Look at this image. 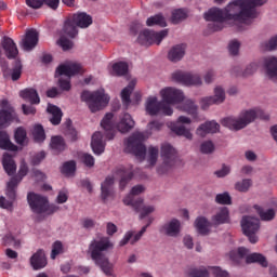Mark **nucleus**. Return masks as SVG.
<instances>
[{"label":"nucleus","mask_w":277,"mask_h":277,"mask_svg":"<svg viewBox=\"0 0 277 277\" xmlns=\"http://www.w3.org/2000/svg\"><path fill=\"white\" fill-rule=\"evenodd\" d=\"M267 0H236L230 2L225 9L212 8L205 13L210 31H222L226 21L247 24L248 21L256 18V8L265 5Z\"/></svg>","instance_id":"1"},{"label":"nucleus","mask_w":277,"mask_h":277,"mask_svg":"<svg viewBox=\"0 0 277 277\" xmlns=\"http://www.w3.org/2000/svg\"><path fill=\"white\" fill-rule=\"evenodd\" d=\"M109 248H114V243H111L108 237H102L93 239L88 249V254H90L92 261L101 267L106 276H111L113 272L111 263H109V259L105 255Z\"/></svg>","instance_id":"2"},{"label":"nucleus","mask_w":277,"mask_h":277,"mask_svg":"<svg viewBox=\"0 0 277 277\" xmlns=\"http://www.w3.org/2000/svg\"><path fill=\"white\" fill-rule=\"evenodd\" d=\"M260 118V120H269V115L265 114L263 109L253 108L248 110H242L239 115V118L226 117L222 119L221 124L230 129V131H241V129H246L248 124H252Z\"/></svg>","instance_id":"3"},{"label":"nucleus","mask_w":277,"mask_h":277,"mask_svg":"<svg viewBox=\"0 0 277 277\" xmlns=\"http://www.w3.org/2000/svg\"><path fill=\"white\" fill-rule=\"evenodd\" d=\"M145 190L144 186L136 185L132 187L131 193L123 199V205L127 207H132V209L136 213L140 214V220H144V217L150 215V213L155 212V207L153 206H144V199L135 196H140Z\"/></svg>","instance_id":"4"},{"label":"nucleus","mask_w":277,"mask_h":277,"mask_svg":"<svg viewBox=\"0 0 277 277\" xmlns=\"http://www.w3.org/2000/svg\"><path fill=\"white\" fill-rule=\"evenodd\" d=\"M80 98L82 103H87L92 114H96L109 105V95L105 94V91H82Z\"/></svg>","instance_id":"5"},{"label":"nucleus","mask_w":277,"mask_h":277,"mask_svg":"<svg viewBox=\"0 0 277 277\" xmlns=\"http://www.w3.org/2000/svg\"><path fill=\"white\" fill-rule=\"evenodd\" d=\"M56 76L62 77L64 75L65 77H68L67 79L60 78L58 79V87L61 90H64L65 92L70 91V77H75V75H79L81 72V64L79 63H66L61 64L56 68Z\"/></svg>","instance_id":"6"},{"label":"nucleus","mask_w":277,"mask_h":277,"mask_svg":"<svg viewBox=\"0 0 277 277\" xmlns=\"http://www.w3.org/2000/svg\"><path fill=\"white\" fill-rule=\"evenodd\" d=\"M144 134L141 132L133 133L126 143L124 153L134 155L140 161L146 159V146L144 145Z\"/></svg>","instance_id":"7"},{"label":"nucleus","mask_w":277,"mask_h":277,"mask_svg":"<svg viewBox=\"0 0 277 277\" xmlns=\"http://www.w3.org/2000/svg\"><path fill=\"white\" fill-rule=\"evenodd\" d=\"M160 157L162 159V166L157 168V172L158 174H168L173 166H176V159H179L176 149L168 143L162 144L160 149Z\"/></svg>","instance_id":"8"},{"label":"nucleus","mask_w":277,"mask_h":277,"mask_svg":"<svg viewBox=\"0 0 277 277\" xmlns=\"http://www.w3.org/2000/svg\"><path fill=\"white\" fill-rule=\"evenodd\" d=\"M241 228L243 235L248 237L250 243H256V241H259V237H256L259 228H261V221H259V219L243 216L241 220Z\"/></svg>","instance_id":"9"},{"label":"nucleus","mask_w":277,"mask_h":277,"mask_svg":"<svg viewBox=\"0 0 277 277\" xmlns=\"http://www.w3.org/2000/svg\"><path fill=\"white\" fill-rule=\"evenodd\" d=\"M163 38H168V29L155 31L150 29H145L140 32L137 41L140 44H161Z\"/></svg>","instance_id":"10"},{"label":"nucleus","mask_w":277,"mask_h":277,"mask_svg":"<svg viewBox=\"0 0 277 277\" xmlns=\"http://www.w3.org/2000/svg\"><path fill=\"white\" fill-rule=\"evenodd\" d=\"M27 200L34 213H47L49 211V199L36 193H29Z\"/></svg>","instance_id":"11"},{"label":"nucleus","mask_w":277,"mask_h":277,"mask_svg":"<svg viewBox=\"0 0 277 277\" xmlns=\"http://www.w3.org/2000/svg\"><path fill=\"white\" fill-rule=\"evenodd\" d=\"M172 79L182 85H202V79L198 74H190L179 70L172 74Z\"/></svg>","instance_id":"12"},{"label":"nucleus","mask_w":277,"mask_h":277,"mask_svg":"<svg viewBox=\"0 0 277 277\" xmlns=\"http://www.w3.org/2000/svg\"><path fill=\"white\" fill-rule=\"evenodd\" d=\"M160 95L162 96V101L168 105H179V103L185 101L183 91L172 87L162 89Z\"/></svg>","instance_id":"13"},{"label":"nucleus","mask_w":277,"mask_h":277,"mask_svg":"<svg viewBox=\"0 0 277 277\" xmlns=\"http://www.w3.org/2000/svg\"><path fill=\"white\" fill-rule=\"evenodd\" d=\"M225 100L226 93L224 92V89H222V87H216L214 89V96H208L201 100V109H209L211 105H220L221 103H224Z\"/></svg>","instance_id":"14"},{"label":"nucleus","mask_w":277,"mask_h":277,"mask_svg":"<svg viewBox=\"0 0 277 277\" xmlns=\"http://www.w3.org/2000/svg\"><path fill=\"white\" fill-rule=\"evenodd\" d=\"M116 176H120L119 187L124 190V187L129 185V182L133 179V166L124 167L120 166L117 167L115 170Z\"/></svg>","instance_id":"15"},{"label":"nucleus","mask_w":277,"mask_h":277,"mask_svg":"<svg viewBox=\"0 0 277 277\" xmlns=\"http://www.w3.org/2000/svg\"><path fill=\"white\" fill-rule=\"evenodd\" d=\"M160 233L167 237H179L181 234V221L172 219L160 227Z\"/></svg>","instance_id":"16"},{"label":"nucleus","mask_w":277,"mask_h":277,"mask_svg":"<svg viewBox=\"0 0 277 277\" xmlns=\"http://www.w3.org/2000/svg\"><path fill=\"white\" fill-rule=\"evenodd\" d=\"M153 224V219H149L148 223L142 227V229L133 236V232H128L123 239L119 242V246H127V243H130L133 246V243H137L144 237V233H146L148 226Z\"/></svg>","instance_id":"17"},{"label":"nucleus","mask_w":277,"mask_h":277,"mask_svg":"<svg viewBox=\"0 0 277 277\" xmlns=\"http://www.w3.org/2000/svg\"><path fill=\"white\" fill-rule=\"evenodd\" d=\"M39 35L36 29L26 31L25 38L22 40L24 51H32L38 45Z\"/></svg>","instance_id":"18"},{"label":"nucleus","mask_w":277,"mask_h":277,"mask_svg":"<svg viewBox=\"0 0 277 277\" xmlns=\"http://www.w3.org/2000/svg\"><path fill=\"white\" fill-rule=\"evenodd\" d=\"M134 127L135 120H133V117H131L129 113H124L117 124V129L120 133H129V131L133 130Z\"/></svg>","instance_id":"19"},{"label":"nucleus","mask_w":277,"mask_h":277,"mask_svg":"<svg viewBox=\"0 0 277 277\" xmlns=\"http://www.w3.org/2000/svg\"><path fill=\"white\" fill-rule=\"evenodd\" d=\"M19 96L24 101L30 103V105H40V95L38 94V91L34 88H27L19 91Z\"/></svg>","instance_id":"20"},{"label":"nucleus","mask_w":277,"mask_h":277,"mask_svg":"<svg viewBox=\"0 0 277 277\" xmlns=\"http://www.w3.org/2000/svg\"><path fill=\"white\" fill-rule=\"evenodd\" d=\"M2 48L8 60H15L16 55H18V48H16V43L10 37H4Z\"/></svg>","instance_id":"21"},{"label":"nucleus","mask_w":277,"mask_h":277,"mask_svg":"<svg viewBox=\"0 0 277 277\" xmlns=\"http://www.w3.org/2000/svg\"><path fill=\"white\" fill-rule=\"evenodd\" d=\"M101 127L106 131V137L107 140H113L115 137V131H114V115L111 113H108L105 115V117L101 121Z\"/></svg>","instance_id":"22"},{"label":"nucleus","mask_w":277,"mask_h":277,"mask_svg":"<svg viewBox=\"0 0 277 277\" xmlns=\"http://www.w3.org/2000/svg\"><path fill=\"white\" fill-rule=\"evenodd\" d=\"M30 265L34 269H42L47 267V255L44 254V250L39 249L31 258Z\"/></svg>","instance_id":"23"},{"label":"nucleus","mask_w":277,"mask_h":277,"mask_svg":"<svg viewBox=\"0 0 277 277\" xmlns=\"http://www.w3.org/2000/svg\"><path fill=\"white\" fill-rule=\"evenodd\" d=\"M91 147L94 155H103V153H105V143H103V133L95 132L92 135Z\"/></svg>","instance_id":"24"},{"label":"nucleus","mask_w":277,"mask_h":277,"mask_svg":"<svg viewBox=\"0 0 277 277\" xmlns=\"http://www.w3.org/2000/svg\"><path fill=\"white\" fill-rule=\"evenodd\" d=\"M220 131V126L215 121H207L199 126L197 129V135L205 137L209 133H217Z\"/></svg>","instance_id":"25"},{"label":"nucleus","mask_w":277,"mask_h":277,"mask_svg":"<svg viewBox=\"0 0 277 277\" xmlns=\"http://www.w3.org/2000/svg\"><path fill=\"white\" fill-rule=\"evenodd\" d=\"M114 176L108 175L101 185L102 200L105 202L114 194Z\"/></svg>","instance_id":"26"},{"label":"nucleus","mask_w":277,"mask_h":277,"mask_svg":"<svg viewBox=\"0 0 277 277\" xmlns=\"http://www.w3.org/2000/svg\"><path fill=\"white\" fill-rule=\"evenodd\" d=\"M71 19H74V23L77 27H80V29H88V27L92 25V16L88 15V13L74 14Z\"/></svg>","instance_id":"27"},{"label":"nucleus","mask_w":277,"mask_h":277,"mask_svg":"<svg viewBox=\"0 0 277 277\" xmlns=\"http://www.w3.org/2000/svg\"><path fill=\"white\" fill-rule=\"evenodd\" d=\"M48 114H51V118H50V122L51 124H53L54 127H57V124H61L62 122V116H64V113H62V108L49 104L48 108H47Z\"/></svg>","instance_id":"28"},{"label":"nucleus","mask_w":277,"mask_h":277,"mask_svg":"<svg viewBox=\"0 0 277 277\" xmlns=\"http://www.w3.org/2000/svg\"><path fill=\"white\" fill-rule=\"evenodd\" d=\"M2 166L6 174H9V176H14V174H16V162L14 161V158H12V155H3Z\"/></svg>","instance_id":"29"},{"label":"nucleus","mask_w":277,"mask_h":277,"mask_svg":"<svg viewBox=\"0 0 277 277\" xmlns=\"http://www.w3.org/2000/svg\"><path fill=\"white\" fill-rule=\"evenodd\" d=\"M195 227L199 235H209L211 233V222L205 216H199L195 221Z\"/></svg>","instance_id":"30"},{"label":"nucleus","mask_w":277,"mask_h":277,"mask_svg":"<svg viewBox=\"0 0 277 277\" xmlns=\"http://www.w3.org/2000/svg\"><path fill=\"white\" fill-rule=\"evenodd\" d=\"M163 102L157 101V97H149L146 102V111L149 116H157L161 111Z\"/></svg>","instance_id":"31"},{"label":"nucleus","mask_w":277,"mask_h":277,"mask_svg":"<svg viewBox=\"0 0 277 277\" xmlns=\"http://www.w3.org/2000/svg\"><path fill=\"white\" fill-rule=\"evenodd\" d=\"M185 56V44L174 45L168 54L170 62H181Z\"/></svg>","instance_id":"32"},{"label":"nucleus","mask_w":277,"mask_h":277,"mask_svg":"<svg viewBox=\"0 0 277 277\" xmlns=\"http://www.w3.org/2000/svg\"><path fill=\"white\" fill-rule=\"evenodd\" d=\"M0 148L2 150H18V147L10 141V135L5 131L0 130Z\"/></svg>","instance_id":"33"},{"label":"nucleus","mask_w":277,"mask_h":277,"mask_svg":"<svg viewBox=\"0 0 277 277\" xmlns=\"http://www.w3.org/2000/svg\"><path fill=\"white\" fill-rule=\"evenodd\" d=\"M77 27H79V26H77V24L75 23V21L71 17V18H68L65 21L63 31L69 38H77V36L79 34V30L77 29Z\"/></svg>","instance_id":"34"},{"label":"nucleus","mask_w":277,"mask_h":277,"mask_svg":"<svg viewBox=\"0 0 277 277\" xmlns=\"http://www.w3.org/2000/svg\"><path fill=\"white\" fill-rule=\"evenodd\" d=\"M19 180L17 176L11 177L10 182L6 184V197L9 200H16V187H18Z\"/></svg>","instance_id":"35"},{"label":"nucleus","mask_w":277,"mask_h":277,"mask_svg":"<svg viewBox=\"0 0 277 277\" xmlns=\"http://www.w3.org/2000/svg\"><path fill=\"white\" fill-rule=\"evenodd\" d=\"M249 252L250 251L247 248L240 247L238 248L237 251L229 252V259L235 263V265H239L241 263V259H243L245 256H248Z\"/></svg>","instance_id":"36"},{"label":"nucleus","mask_w":277,"mask_h":277,"mask_svg":"<svg viewBox=\"0 0 277 277\" xmlns=\"http://www.w3.org/2000/svg\"><path fill=\"white\" fill-rule=\"evenodd\" d=\"M171 131L173 133H175L176 135L186 137V140H193V137H194L192 132L189 130H187V128H185V126H183V124L173 123L171 126Z\"/></svg>","instance_id":"37"},{"label":"nucleus","mask_w":277,"mask_h":277,"mask_svg":"<svg viewBox=\"0 0 277 277\" xmlns=\"http://www.w3.org/2000/svg\"><path fill=\"white\" fill-rule=\"evenodd\" d=\"M229 220H230V217H229L228 208L221 209L219 213H216L214 216H212V222H214V224H216V225L227 224V222H229Z\"/></svg>","instance_id":"38"},{"label":"nucleus","mask_w":277,"mask_h":277,"mask_svg":"<svg viewBox=\"0 0 277 277\" xmlns=\"http://www.w3.org/2000/svg\"><path fill=\"white\" fill-rule=\"evenodd\" d=\"M135 90V81H131L122 91H121V101L123 105L131 104V94Z\"/></svg>","instance_id":"39"},{"label":"nucleus","mask_w":277,"mask_h":277,"mask_svg":"<svg viewBox=\"0 0 277 277\" xmlns=\"http://www.w3.org/2000/svg\"><path fill=\"white\" fill-rule=\"evenodd\" d=\"M246 263H259L262 267H267V259L261 253H251L246 256Z\"/></svg>","instance_id":"40"},{"label":"nucleus","mask_w":277,"mask_h":277,"mask_svg":"<svg viewBox=\"0 0 277 277\" xmlns=\"http://www.w3.org/2000/svg\"><path fill=\"white\" fill-rule=\"evenodd\" d=\"M147 27H155V25H158L159 27H167L166 17H163L162 14H156L154 16H150L146 21Z\"/></svg>","instance_id":"41"},{"label":"nucleus","mask_w":277,"mask_h":277,"mask_svg":"<svg viewBox=\"0 0 277 277\" xmlns=\"http://www.w3.org/2000/svg\"><path fill=\"white\" fill-rule=\"evenodd\" d=\"M32 137L37 144H42L47 140V134L44 133V128L42 124H36L32 130Z\"/></svg>","instance_id":"42"},{"label":"nucleus","mask_w":277,"mask_h":277,"mask_svg":"<svg viewBox=\"0 0 277 277\" xmlns=\"http://www.w3.org/2000/svg\"><path fill=\"white\" fill-rule=\"evenodd\" d=\"M50 146L52 150H55L56 153H62L63 150H66V143L64 142V137L62 136H53L51 138Z\"/></svg>","instance_id":"43"},{"label":"nucleus","mask_w":277,"mask_h":277,"mask_svg":"<svg viewBox=\"0 0 277 277\" xmlns=\"http://www.w3.org/2000/svg\"><path fill=\"white\" fill-rule=\"evenodd\" d=\"M255 209L263 222H272L276 217V211L274 209L263 210V208L255 206Z\"/></svg>","instance_id":"44"},{"label":"nucleus","mask_w":277,"mask_h":277,"mask_svg":"<svg viewBox=\"0 0 277 277\" xmlns=\"http://www.w3.org/2000/svg\"><path fill=\"white\" fill-rule=\"evenodd\" d=\"M113 72L117 77H123L129 72V64L127 62H118L113 65Z\"/></svg>","instance_id":"45"},{"label":"nucleus","mask_w":277,"mask_h":277,"mask_svg":"<svg viewBox=\"0 0 277 277\" xmlns=\"http://www.w3.org/2000/svg\"><path fill=\"white\" fill-rule=\"evenodd\" d=\"M183 111H186L193 118H198V106L192 100H186L183 104Z\"/></svg>","instance_id":"46"},{"label":"nucleus","mask_w":277,"mask_h":277,"mask_svg":"<svg viewBox=\"0 0 277 277\" xmlns=\"http://www.w3.org/2000/svg\"><path fill=\"white\" fill-rule=\"evenodd\" d=\"M157 159H159V147L149 146L148 147V156H147V162L149 166H156Z\"/></svg>","instance_id":"47"},{"label":"nucleus","mask_w":277,"mask_h":277,"mask_svg":"<svg viewBox=\"0 0 277 277\" xmlns=\"http://www.w3.org/2000/svg\"><path fill=\"white\" fill-rule=\"evenodd\" d=\"M185 18H187V13L185 12V10L177 9L172 12L171 21L173 25H179V23L185 21Z\"/></svg>","instance_id":"48"},{"label":"nucleus","mask_w":277,"mask_h":277,"mask_svg":"<svg viewBox=\"0 0 277 277\" xmlns=\"http://www.w3.org/2000/svg\"><path fill=\"white\" fill-rule=\"evenodd\" d=\"M187 275L189 277H209V271H207L205 267H192L188 268Z\"/></svg>","instance_id":"49"},{"label":"nucleus","mask_w":277,"mask_h":277,"mask_svg":"<svg viewBox=\"0 0 277 277\" xmlns=\"http://www.w3.org/2000/svg\"><path fill=\"white\" fill-rule=\"evenodd\" d=\"M77 170V163L75 161H67L63 164L61 172L62 174H65L66 176H70V174H75V171Z\"/></svg>","instance_id":"50"},{"label":"nucleus","mask_w":277,"mask_h":277,"mask_svg":"<svg viewBox=\"0 0 277 277\" xmlns=\"http://www.w3.org/2000/svg\"><path fill=\"white\" fill-rule=\"evenodd\" d=\"M15 142L19 146H25V141L27 140V131H25L23 128H17L15 130Z\"/></svg>","instance_id":"51"},{"label":"nucleus","mask_w":277,"mask_h":277,"mask_svg":"<svg viewBox=\"0 0 277 277\" xmlns=\"http://www.w3.org/2000/svg\"><path fill=\"white\" fill-rule=\"evenodd\" d=\"M250 187H252V180L250 179H245L235 184V189H237V192L246 193L250 189Z\"/></svg>","instance_id":"52"},{"label":"nucleus","mask_w":277,"mask_h":277,"mask_svg":"<svg viewBox=\"0 0 277 277\" xmlns=\"http://www.w3.org/2000/svg\"><path fill=\"white\" fill-rule=\"evenodd\" d=\"M215 203L216 205H232L233 199L230 198V195L225 192V193H222V194H217L215 196Z\"/></svg>","instance_id":"53"},{"label":"nucleus","mask_w":277,"mask_h":277,"mask_svg":"<svg viewBox=\"0 0 277 277\" xmlns=\"http://www.w3.org/2000/svg\"><path fill=\"white\" fill-rule=\"evenodd\" d=\"M10 122H12V111L5 109L0 110V128L5 127Z\"/></svg>","instance_id":"54"},{"label":"nucleus","mask_w":277,"mask_h":277,"mask_svg":"<svg viewBox=\"0 0 277 277\" xmlns=\"http://www.w3.org/2000/svg\"><path fill=\"white\" fill-rule=\"evenodd\" d=\"M213 150H215V145H213V142H211V141H206L200 146V151L203 155H211V153H213Z\"/></svg>","instance_id":"55"},{"label":"nucleus","mask_w":277,"mask_h":277,"mask_svg":"<svg viewBox=\"0 0 277 277\" xmlns=\"http://www.w3.org/2000/svg\"><path fill=\"white\" fill-rule=\"evenodd\" d=\"M22 75H23V65H21V63L17 62L11 72L12 81H18Z\"/></svg>","instance_id":"56"},{"label":"nucleus","mask_w":277,"mask_h":277,"mask_svg":"<svg viewBox=\"0 0 277 277\" xmlns=\"http://www.w3.org/2000/svg\"><path fill=\"white\" fill-rule=\"evenodd\" d=\"M80 159L87 168H94V156L90 154H82L80 156Z\"/></svg>","instance_id":"57"},{"label":"nucleus","mask_w":277,"mask_h":277,"mask_svg":"<svg viewBox=\"0 0 277 277\" xmlns=\"http://www.w3.org/2000/svg\"><path fill=\"white\" fill-rule=\"evenodd\" d=\"M62 250H64L62 241H55L52 247L51 259H56L57 254H62Z\"/></svg>","instance_id":"58"},{"label":"nucleus","mask_w":277,"mask_h":277,"mask_svg":"<svg viewBox=\"0 0 277 277\" xmlns=\"http://www.w3.org/2000/svg\"><path fill=\"white\" fill-rule=\"evenodd\" d=\"M259 70V63H251L247 68L242 71V77H250V75H254V72Z\"/></svg>","instance_id":"59"},{"label":"nucleus","mask_w":277,"mask_h":277,"mask_svg":"<svg viewBox=\"0 0 277 277\" xmlns=\"http://www.w3.org/2000/svg\"><path fill=\"white\" fill-rule=\"evenodd\" d=\"M28 172H29V167H27V163L22 162L17 175H14V176H16L17 181H19L21 183L23 181V177L27 176Z\"/></svg>","instance_id":"60"},{"label":"nucleus","mask_w":277,"mask_h":277,"mask_svg":"<svg viewBox=\"0 0 277 277\" xmlns=\"http://www.w3.org/2000/svg\"><path fill=\"white\" fill-rule=\"evenodd\" d=\"M265 51H276L277 49V35L272 37L267 42L264 43Z\"/></svg>","instance_id":"61"},{"label":"nucleus","mask_w":277,"mask_h":277,"mask_svg":"<svg viewBox=\"0 0 277 277\" xmlns=\"http://www.w3.org/2000/svg\"><path fill=\"white\" fill-rule=\"evenodd\" d=\"M4 243L5 246H14V248H18V246H21V241L16 240L12 234H8L4 237Z\"/></svg>","instance_id":"62"},{"label":"nucleus","mask_w":277,"mask_h":277,"mask_svg":"<svg viewBox=\"0 0 277 277\" xmlns=\"http://www.w3.org/2000/svg\"><path fill=\"white\" fill-rule=\"evenodd\" d=\"M239 47H241V44L239 43V41L233 40V41L228 44V51H229L230 55H238V53H239Z\"/></svg>","instance_id":"63"},{"label":"nucleus","mask_w":277,"mask_h":277,"mask_svg":"<svg viewBox=\"0 0 277 277\" xmlns=\"http://www.w3.org/2000/svg\"><path fill=\"white\" fill-rule=\"evenodd\" d=\"M212 274L215 277H228V272L223 271L217 266L212 267Z\"/></svg>","instance_id":"64"}]
</instances>
